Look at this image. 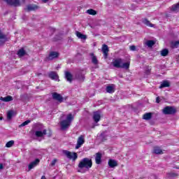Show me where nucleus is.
<instances>
[{
  "instance_id": "72a5a7b5",
  "label": "nucleus",
  "mask_w": 179,
  "mask_h": 179,
  "mask_svg": "<svg viewBox=\"0 0 179 179\" xmlns=\"http://www.w3.org/2000/svg\"><path fill=\"white\" fill-rule=\"evenodd\" d=\"M131 65V64L129 62H124L122 64V65L121 66V69H129V66Z\"/></svg>"
},
{
  "instance_id": "9b49d317",
  "label": "nucleus",
  "mask_w": 179,
  "mask_h": 179,
  "mask_svg": "<svg viewBox=\"0 0 179 179\" xmlns=\"http://www.w3.org/2000/svg\"><path fill=\"white\" fill-rule=\"evenodd\" d=\"M69 125H71V123H69V122L66 121V120L60 122V126L62 131L69 128Z\"/></svg>"
},
{
  "instance_id": "b1692460",
  "label": "nucleus",
  "mask_w": 179,
  "mask_h": 179,
  "mask_svg": "<svg viewBox=\"0 0 179 179\" xmlns=\"http://www.w3.org/2000/svg\"><path fill=\"white\" fill-rule=\"evenodd\" d=\"M153 153L155 155H163V150L160 149V147H154Z\"/></svg>"
},
{
  "instance_id": "ea45409f",
  "label": "nucleus",
  "mask_w": 179,
  "mask_h": 179,
  "mask_svg": "<svg viewBox=\"0 0 179 179\" xmlns=\"http://www.w3.org/2000/svg\"><path fill=\"white\" fill-rule=\"evenodd\" d=\"M152 72V69H147L145 71V75H150V73Z\"/></svg>"
},
{
  "instance_id": "6e6552de",
  "label": "nucleus",
  "mask_w": 179,
  "mask_h": 179,
  "mask_svg": "<svg viewBox=\"0 0 179 179\" xmlns=\"http://www.w3.org/2000/svg\"><path fill=\"white\" fill-rule=\"evenodd\" d=\"M39 163H40V159H38V158L36 159L34 161L31 162L28 165V170H29V171H30V170L34 169V167L37 166L38 164H39Z\"/></svg>"
},
{
  "instance_id": "a18cd8bd",
  "label": "nucleus",
  "mask_w": 179,
  "mask_h": 179,
  "mask_svg": "<svg viewBox=\"0 0 179 179\" xmlns=\"http://www.w3.org/2000/svg\"><path fill=\"white\" fill-rule=\"evenodd\" d=\"M3 169V164H0V170H2Z\"/></svg>"
},
{
  "instance_id": "e433bc0d",
  "label": "nucleus",
  "mask_w": 179,
  "mask_h": 179,
  "mask_svg": "<svg viewBox=\"0 0 179 179\" xmlns=\"http://www.w3.org/2000/svg\"><path fill=\"white\" fill-rule=\"evenodd\" d=\"M15 145V141L13 140H11L6 143V148H12Z\"/></svg>"
},
{
  "instance_id": "7ed1b4c3",
  "label": "nucleus",
  "mask_w": 179,
  "mask_h": 179,
  "mask_svg": "<svg viewBox=\"0 0 179 179\" xmlns=\"http://www.w3.org/2000/svg\"><path fill=\"white\" fill-rule=\"evenodd\" d=\"M162 112L165 115H173V114H176V113H177V110L172 106H166L163 109Z\"/></svg>"
},
{
  "instance_id": "a19ab883",
  "label": "nucleus",
  "mask_w": 179,
  "mask_h": 179,
  "mask_svg": "<svg viewBox=\"0 0 179 179\" xmlns=\"http://www.w3.org/2000/svg\"><path fill=\"white\" fill-rule=\"evenodd\" d=\"M129 49L131 50V51H136V46L131 45L129 47Z\"/></svg>"
},
{
  "instance_id": "423d86ee",
  "label": "nucleus",
  "mask_w": 179,
  "mask_h": 179,
  "mask_svg": "<svg viewBox=\"0 0 179 179\" xmlns=\"http://www.w3.org/2000/svg\"><path fill=\"white\" fill-rule=\"evenodd\" d=\"M85 143V136L81 135L78 137L77 140V144L76 145V149H79V148L82 147V145Z\"/></svg>"
},
{
  "instance_id": "f3484780",
  "label": "nucleus",
  "mask_w": 179,
  "mask_h": 179,
  "mask_svg": "<svg viewBox=\"0 0 179 179\" xmlns=\"http://www.w3.org/2000/svg\"><path fill=\"white\" fill-rule=\"evenodd\" d=\"M48 77L52 79V80H55L58 78V74L55 71H50L48 73Z\"/></svg>"
},
{
  "instance_id": "c85d7f7f",
  "label": "nucleus",
  "mask_w": 179,
  "mask_h": 179,
  "mask_svg": "<svg viewBox=\"0 0 179 179\" xmlns=\"http://www.w3.org/2000/svg\"><path fill=\"white\" fill-rule=\"evenodd\" d=\"M178 45H179V41L171 42V48L172 49L178 48Z\"/></svg>"
},
{
  "instance_id": "09e8293b",
  "label": "nucleus",
  "mask_w": 179,
  "mask_h": 179,
  "mask_svg": "<svg viewBox=\"0 0 179 179\" xmlns=\"http://www.w3.org/2000/svg\"><path fill=\"white\" fill-rule=\"evenodd\" d=\"M41 179H47V178H45V176H43L41 177Z\"/></svg>"
},
{
  "instance_id": "4be33fe9",
  "label": "nucleus",
  "mask_w": 179,
  "mask_h": 179,
  "mask_svg": "<svg viewBox=\"0 0 179 179\" xmlns=\"http://www.w3.org/2000/svg\"><path fill=\"white\" fill-rule=\"evenodd\" d=\"M142 22L145 24V26H148V27H153L155 25L149 21L147 18H144L142 20Z\"/></svg>"
},
{
  "instance_id": "c9c22d12",
  "label": "nucleus",
  "mask_w": 179,
  "mask_h": 179,
  "mask_svg": "<svg viewBox=\"0 0 179 179\" xmlns=\"http://www.w3.org/2000/svg\"><path fill=\"white\" fill-rule=\"evenodd\" d=\"M107 93H114V87L111 85H108L106 87Z\"/></svg>"
},
{
  "instance_id": "2f4dec72",
  "label": "nucleus",
  "mask_w": 179,
  "mask_h": 179,
  "mask_svg": "<svg viewBox=\"0 0 179 179\" xmlns=\"http://www.w3.org/2000/svg\"><path fill=\"white\" fill-rule=\"evenodd\" d=\"M73 115H72L71 113H69V115H67L66 119L65 120L69 122V124H71V122L73 121Z\"/></svg>"
},
{
  "instance_id": "6ab92c4d",
  "label": "nucleus",
  "mask_w": 179,
  "mask_h": 179,
  "mask_svg": "<svg viewBox=\"0 0 179 179\" xmlns=\"http://www.w3.org/2000/svg\"><path fill=\"white\" fill-rule=\"evenodd\" d=\"M65 77L68 82H70V83H72V80H73L72 79V78H73L72 73H71L69 71H66Z\"/></svg>"
},
{
  "instance_id": "3c124183",
  "label": "nucleus",
  "mask_w": 179,
  "mask_h": 179,
  "mask_svg": "<svg viewBox=\"0 0 179 179\" xmlns=\"http://www.w3.org/2000/svg\"><path fill=\"white\" fill-rule=\"evenodd\" d=\"M52 31H55V29L52 28Z\"/></svg>"
},
{
  "instance_id": "8fccbe9b",
  "label": "nucleus",
  "mask_w": 179,
  "mask_h": 179,
  "mask_svg": "<svg viewBox=\"0 0 179 179\" xmlns=\"http://www.w3.org/2000/svg\"><path fill=\"white\" fill-rule=\"evenodd\" d=\"M50 134H49V136H51V135H52V132L50 130Z\"/></svg>"
},
{
  "instance_id": "79ce46f5",
  "label": "nucleus",
  "mask_w": 179,
  "mask_h": 179,
  "mask_svg": "<svg viewBox=\"0 0 179 179\" xmlns=\"http://www.w3.org/2000/svg\"><path fill=\"white\" fill-rule=\"evenodd\" d=\"M57 159H53L50 164L51 166H55V164L57 163Z\"/></svg>"
},
{
  "instance_id": "a878e982",
  "label": "nucleus",
  "mask_w": 179,
  "mask_h": 179,
  "mask_svg": "<svg viewBox=\"0 0 179 179\" xmlns=\"http://www.w3.org/2000/svg\"><path fill=\"white\" fill-rule=\"evenodd\" d=\"M17 54L20 57H24V55H26V50H24V48H22L17 51Z\"/></svg>"
},
{
  "instance_id": "4c0bfd02",
  "label": "nucleus",
  "mask_w": 179,
  "mask_h": 179,
  "mask_svg": "<svg viewBox=\"0 0 179 179\" xmlns=\"http://www.w3.org/2000/svg\"><path fill=\"white\" fill-rule=\"evenodd\" d=\"M12 117H13V110H8L7 113L8 120H12Z\"/></svg>"
},
{
  "instance_id": "f8f14e48",
  "label": "nucleus",
  "mask_w": 179,
  "mask_h": 179,
  "mask_svg": "<svg viewBox=\"0 0 179 179\" xmlns=\"http://www.w3.org/2000/svg\"><path fill=\"white\" fill-rule=\"evenodd\" d=\"M40 7L36 4H29L25 10H27V12H31V10H37Z\"/></svg>"
},
{
  "instance_id": "c03bdc74",
  "label": "nucleus",
  "mask_w": 179,
  "mask_h": 179,
  "mask_svg": "<svg viewBox=\"0 0 179 179\" xmlns=\"http://www.w3.org/2000/svg\"><path fill=\"white\" fill-rule=\"evenodd\" d=\"M170 177H176V176H177V174L176 173H169Z\"/></svg>"
},
{
  "instance_id": "864d4df0",
  "label": "nucleus",
  "mask_w": 179,
  "mask_h": 179,
  "mask_svg": "<svg viewBox=\"0 0 179 179\" xmlns=\"http://www.w3.org/2000/svg\"><path fill=\"white\" fill-rule=\"evenodd\" d=\"M176 169H179V168H176Z\"/></svg>"
},
{
  "instance_id": "39448f33",
  "label": "nucleus",
  "mask_w": 179,
  "mask_h": 179,
  "mask_svg": "<svg viewBox=\"0 0 179 179\" xmlns=\"http://www.w3.org/2000/svg\"><path fill=\"white\" fill-rule=\"evenodd\" d=\"M52 97L53 100H57L59 103H62V101H64V97L57 92L52 93Z\"/></svg>"
},
{
  "instance_id": "4468645a",
  "label": "nucleus",
  "mask_w": 179,
  "mask_h": 179,
  "mask_svg": "<svg viewBox=\"0 0 179 179\" xmlns=\"http://www.w3.org/2000/svg\"><path fill=\"white\" fill-rule=\"evenodd\" d=\"M108 164L110 169H114V167H117V166H118V162L115 159H109Z\"/></svg>"
},
{
  "instance_id": "f704fd0d",
  "label": "nucleus",
  "mask_w": 179,
  "mask_h": 179,
  "mask_svg": "<svg viewBox=\"0 0 179 179\" xmlns=\"http://www.w3.org/2000/svg\"><path fill=\"white\" fill-rule=\"evenodd\" d=\"M161 55L162 57H167L169 55V49H163L161 51Z\"/></svg>"
},
{
  "instance_id": "603ef678",
  "label": "nucleus",
  "mask_w": 179,
  "mask_h": 179,
  "mask_svg": "<svg viewBox=\"0 0 179 179\" xmlns=\"http://www.w3.org/2000/svg\"><path fill=\"white\" fill-rule=\"evenodd\" d=\"M2 118H3L2 117H0V120H2Z\"/></svg>"
},
{
  "instance_id": "49530a36",
  "label": "nucleus",
  "mask_w": 179,
  "mask_h": 179,
  "mask_svg": "<svg viewBox=\"0 0 179 179\" xmlns=\"http://www.w3.org/2000/svg\"><path fill=\"white\" fill-rule=\"evenodd\" d=\"M48 0H43V3H47Z\"/></svg>"
},
{
  "instance_id": "9d476101",
  "label": "nucleus",
  "mask_w": 179,
  "mask_h": 179,
  "mask_svg": "<svg viewBox=\"0 0 179 179\" xmlns=\"http://www.w3.org/2000/svg\"><path fill=\"white\" fill-rule=\"evenodd\" d=\"M5 2L11 5V6H20V1L19 0H4Z\"/></svg>"
},
{
  "instance_id": "cd10ccee",
  "label": "nucleus",
  "mask_w": 179,
  "mask_h": 179,
  "mask_svg": "<svg viewBox=\"0 0 179 179\" xmlns=\"http://www.w3.org/2000/svg\"><path fill=\"white\" fill-rule=\"evenodd\" d=\"M92 62L94 65H97L99 64V60H97V57L94 55V53H91Z\"/></svg>"
},
{
  "instance_id": "1a4fd4ad",
  "label": "nucleus",
  "mask_w": 179,
  "mask_h": 179,
  "mask_svg": "<svg viewBox=\"0 0 179 179\" xmlns=\"http://www.w3.org/2000/svg\"><path fill=\"white\" fill-rule=\"evenodd\" d=\"M122 64V59L121 58L115 59L112 62V64L114 66V68H121Z\"/></svg>"
},
{
  "instance_id": "bb28decb",
  "label": "nucleus",
  "mask_w": 179,
  "mask_h": 179,
  "mask_svg": "<svg viewBox=\"0 0 179 179\" xmlns=\"http://www.w3.org/2000/svg\"><path fill=\"white\" fill-rule=\"evenodd\" d=\"M101 118V116L100 115V114L97 113H94V115H93V120L94 121V122H99V121H100Z\"/></svg>"
},
{
  "instance_id": "2eb2a0df",
  "label": "nucleus",
  "mask_w": 179,
  "mask_h": 179,
  "mask_svg": "<svg viewBox=\"0 0 179 179\" xmlns=\"http://www.w3.org/2000/svg\"><path fill=\"white\" fill-rule=\"evenodd\" d=\"M35 135H36V136H37V138H42V136H44V135H47V130L43 129V131H36L35 132Z\"/></svg>"
},
{
  "instance_id": "37998d69",
  "label": "nucleus",
  "mask_w": 179,
  "mask_h": 179,
  "mask_svg": "<svg viewBox=\"0 0 179 179\" xmlns=\"http://www.w3.org/2000/svg\"><path fill=\"white\" fill-rule=\"evenodd\" d=\"M156 103H160V97H159V96H157V98H156Z\"/></svg>"
},
{
  "instance_id": "0eeeda50",
  "label": "nucleus",
  "mask_w": 179,
  "mask_h": 179,
  "mask_svg": "<svg viewBox=\"0 0 179 179\" xmlns=\"http://www.w3.org/2000/svg\"><path fill=\"white\" fill-rule=\"evenodd\" d=\"M101 51L103 54V57L105 58V59H107L108 58V45H107L106 44H103L102 45V49Z\"/></svg>"
},
{
  "instance_id": "412c9836",
  "label": "nucleus",
  "mask_w": 179,
  "mask_h": 179,
  "mask_svg": "<svg viewBox=\"0 0 179 179\" xmlns=\"http://www.w3.org/2000/svg\"><path fill=\"white\" fill-rule=\"evenodd\" d=\"M164 87H170V83L167 80H164L162 82L159 89H163Z\"/></svg>"
},
{
  "instance_id": "5701e85b",
  "label": "nucleus",
  "mask_w": 179,
  "mask_h": 179,
  "mask_svg": "<svg viewBox=\"0 0 179 179\" xmlns=\"http://www.w3.org/2000/svg\"><path fill=\"white\" fill-rule=\"evenodd\" d=\"M152 115H153V113H146L143 115V120H146L147 121H149V120H152Z\"/></svg>"
},
{
  "instance_id": "f03ea898",
  "label": "nucleus",
  "mask_w": 179,
  "mask_h": 179,
  "mask_svg": "<svg viewBox=\"0 0 179 179\" xmlns=\"http://www.w3.org/2000/svg\"><path fill=\"white\" fill-rule=\"evenodd\" d=\"M63 153L66 156L67 159H70V160H73V162H75L78 159V153L76 152H71V151L64 150Z\"/></svg>"
},
{
  "instance_id": "f257e3e1",
  "label": "nucleus",
  "mask_w": 179,
  "mask_h": 179,
  "mask_svg": "<svg viewBox=\"0 0 179 179\" xmlns=\"http://www.w3.org/2000/svg\"><path fill=\"white\" fill-rule=\"evenodd\" d=\"M93 162L89 158L83 159L78 164V169H92Z\"/></svg>"
},
{
  "instance_id": "a211bd4d",
  "label": "nucleus",
  "mask_w": 179,
  "mask_h": 179,
  "mask_svg": "<svg viewBox=\"0 0 179 179\" xmlns=\"http://www.w3.org/2000/svg\"><path fill=\"white\" fill-rule=\"evenodd\" d=\"M96 164H101V153L97 152L95 157Z\"/></svg>"
},
{
  "instance_id": "ddd939ff",
  "label": "nucleus",
  "mask_w": 179,
  "mask_h": 179,
  "mask_svg": "<svg viewBox=\"0 0 179 179\" xmlns=\"http://www.w3.org/2000/svg\"><path fill=\"white\" fill-rule=\"evenodd\" d=\"M85 78V74H83L82 71L77 73L76 75V79H78V80H80V82H84Z\"/></svg>"
},
{
  "instance_id": "aec40b11",
  "label": "nucleus",
  "mask_w": 179,
  "mask_h": 179,
  "mask_svg": "<svg viewBox=\"0 0 179 179\" xmlns=\"http://www.w3.org/2000/svg\"><path fill=\"white\" fill-rule=\"evenodd\" d=\"M179 10V3H177L176 4H173L171 7H170L171 12H178Z\"/></svg>"
},
{
  "instance_id": "393cba45",
  "label": "nucleus",
  "mask_w": 179,
  "mask_h": 179,
  "mask_svg": "<svg viewBox=\"0 0 179 179\" xmlns=\"http://www.w3.org/2000/svg\"><path fill=\"white\" fill-rule=\"evenodd\" d=\"M6 43V36L2 34H0V45H3Z\"/></svg>"
},
{
  "instance_id": "473e14b6",
  "label": "nucleus",
  "mask_w": 179,
  "mask_h": 179,
  "mask_svg": "<svg viewBox=\"0 0 179 179\" xmlns=\"http://www.w3.org/2000/svg\"><path fill=\"white\" fill-rule=\"evenodd\" d=\"M87 13H88V15H92V16H95V15H97V11L90 8L87 10Z\"/></svg>"
},
{
  "instance_id": "7c9ffc66",
  "label": "nucleus",
  "mask_w": 179,
  "mask_h": 179,
  "mask_svg": "<svg viewBox=\"0 0 179 179\" xmlns=\"http://www.w3.org/2000/svg\"><path fill=\"white\" fill-rule=\"evenodd\" d=\"M156 44V42L153 40H149L146 41V45L148 46L150 48H152L153 45Z\"/></svg>"
},
{
  "instance_id": "20e7f679",
  "label": "nucleus",
  "mask_w": 179,
  "mask_h": 179,
  "mask_svg": "<svg viewBox=\"0 0 179 179\" xmlns=\"http://www.w3.org/2000/svg\"><path fill=\"white\" fill-rule=\"evenodd\" d=\"M59 57V53L58 52L52 51L50 52L48 57H46L48 61H52V59H55V58H58Z\"/></svg>"
},
{
  "instance_id": "c756f323",
  "label": "nucleus",
  "mask_w": 179,
  "mask_h": 179,
  "mask_svg": "<svg viewBox=\"0 0 179 179\" xmlns=\"http://www.w3.org/2000/svg\"><path fill=\"white\" fill-rule=\"evenodd\" d=\"M76 36L77 37H78V38H81V40H86V38H87V36H86V35L79 31H76Z\"/></svg>"
},
{
  "instance_id": "58836bf2",
  "label": "nucleus",
  "mask_w": 179,
  "mask_h": 179,
  "mask_svg": "<svg viewBox=\"0 0 179 179\" xmlns=\"http://www.w3.org/2000/svg\"><path fill=\"white\" fill-rule=\"evenodd\" d=\"M31 122V120H26L20 124V127H26V125H29V124H30Z\"/></svg>"
},
{
  "instance_id": "de8ad7c7",
  "label": "nucleus",
  "mask_w": 179,
  "mask_h": 179,
  "mask_svg": "<svg viewBox=\"0 0 179 179\" xmlns=\"http://www.w3.org/2000/svg\"><path fill=\"white\" fill-rule=\"evenodd\" d=\"M104 141H107V138H102V142H104Z\"/></svg>"
},
{
  "instance_id": "dca6fc26",
  "label": "nucleus",
  "mask_w": 179,
  "mask_h": 179,
  "mask_svg": "<svg viewBox=\"0 0 179 179\" xmlns=\"http://www.w3.org/2000/svg\"><path fill=\"white\" fill-rule=\"evenodd\" d=\"M0 100L1 101H4L5 103H8L9 101H12L13 100V97L12 96H5V97H0Z\"/></svg>"
}]
</instances>
